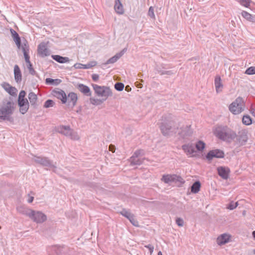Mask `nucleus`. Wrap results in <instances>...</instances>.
<instances>
[{"mask_svg":"<svg viewBox=\"0 0 255 255\" xmlns=\"http://www.w3.org/2000/svg\"><path fill=\"white\" fill-rule=\"evenodd\" d=\"M201 183L199 181H195L191 186V191L193 193H197L200 191Z\"/></svg>","mask_w":255,"mask_h":255,"instance_id":"obj_30","label":"nucleus"},{"mask_svg":"<svg viewBox=\"0 0 255 255\" xmlns=\"http://www.w3.org/2000/svg\"><path fill=\"white\" fill-rule=\"evenodd\" d=\"M14 80L17 83H20L22 80V74L20 69L17 65L14 66Z\"/></svg>","mask_w":255,"mask_h":255,"instance_id":"obj_21","label":"nucleus"},{"mask_svg":"<svg viewBox=\"0 0 255 255\" xmlns=\"http://www.w3.org/2000/svg\"><path fill=\"white\" fill-rule=\"evenodd\" d=\"M17 210L20 213L28 216L29 217V214H30L32 210L25 208L22 206L18 207L17 208Z\"/></svg>","mask_w":255,"mask_h":255,"instance_id":"obj_33","label":"nucleus"},{"mask_svg":"<svg viewBox=\"0 0 255 255\" xmlns=\"http://www.w3.org/2000/svg\"><path fill=\"white\" fill-rule=\"evenodd\" d=\"M129 221L130 222V223L134 226H137V225H136L135 224V220H134V217H133V215L132 214H131L129 218H128Z\"/></svg>","mask_w":255,"mask_h":255,"instance_id":"obj_52","label":"nucleus"},{"mask_svg":"<svg viewBox=\"0 0 255 255\" xmlns=\"http://www.w3.org/2000/svg\"><path fill=\"white\" fill-rule=\"evenodd\" d=\"M23 55L25 58V60L27 64H29V63H31L29 60V56L28 55V52H24L23 53Z\"/></svg>","mask_w":255,"mask_h":255,"instance_id":"obj_51","label":"nucleus"},{"mask_svg":"<svg viewBox=\"0 0 255 255\" xmlns=\"http://www.w3.org/2000/svg\"><path fill=\"white\" fill-rule=\"evenodd\" d=\"M136 86L139 88H141L142 87V85L140 83H139L138 82H136L135 83Z\"/></svg>","mask_w":255,"mask_h":255,"instance_id":"obj_60","label":"nucleus"},{"mask_svg":"<svg viewBox=\"0 0 255 255\" xmlns=\"http://www.w3.org/2000/svg\"><path fill=\"white\" fill-rule=\"evenodd\" d=\"M174 74V72H173L172 71H160V74L161 75H172Z\"/></svg>","mask_w":255,"mask_h":255,"instance_id":"obj_56","label":"nucleus"},{"mask_svg":"<svg viewBox=\"0 0 255 255\" xmlns=\"http://www.w3.org/2000/svg\"><path fill=\"white\" fill-rule=\"evenodd\" d=\"M214 133L218 138L228 142H232L237 136L236 133L227 126L217 127Z\"/></svg>","mask_w":255,"mask_h":255,"instance_id":"obj_1","label":"nucleus"},{"mask_svg":"<svg viewBox=\"0 0 255 255\" xmlns=\"http://www.w3.org/2000/svg\"><path fill=\"white\" fill-rule=\"evenodd\" d=\"M217 171L219 175L224 179H227L229 177V169L225 167L220 166L218 167Z\"/></svg>","mask_w":255,"mask_h":255,"instance_id":"obj_17","label":"nucleus"},{"mask_svg":"<svg viewBox=\"0 0 255 255\" xmlns=\"http://www.w3.org/2000/svg\"><path fill=\"white\" fill-rule=\"evenodd\" d=\"M214 84L217 93H220L222 91L223 85L222 83L221 78L220 76H217L214 80Z\"/></svg>","mask_w":255,"mask_h":255,"instance_id":"obj_24","label":"nucleus"},{"mask_svg":"<svg viewBox=\"0 0 255 255\" xmlns=\"http://www.w3.org/2000/svg\"><path fill=\"white\" fill-rule=\"evenodd\" d=\"M67 97L69 105H71L72 107H74L78 100L77 95L74 92H70Z\"/></svg>","mask_w":255,"mask_h":255,"instance_id":"obj_19","label":"nucleus"},{"mask_svg":"<svg viewBox=\"0 0 255 255\" xmlns=\"http://www.w3.org/2000/svg\"><path fill=\"white\" fill-rule=\"evenodd\" d=\"M129 221L130 222V223L134 226H137V225H136L135 224V220H134V217H133V215L132 214H131L129 218H128Z\"/></svg>","mask_w":255,"mask_h":255,"instance_id":"obj_53","label":"nucleus"},{"mask_svg":"<svg viewBox=\"0 0 255 255\" xmlns=\"http://www.w3.org/2000/svg\"><path fill=\"white\" fill-rule=\"evenodd\" d=\"M144 247L148 249L149 251L150 255H152L154 250V247L152 245L149 244L147 245H145Z\"/></svg>","mask_w":255,"mask_h":255,"instance_id":"obj_50","label":"nucleus"},{"mask_svg":"<svg viewBox=\"0 0 255 255\" xmlns=\"http://www.w3.org/2000/svg\"><path fill=\"white\" fill-rule=\"evenodd\" d=\"M20 48L22 49L23 53L29 52V46L26 40H25L24 42L21 44Z\"/></svg>","mask_w":255,"mask_h":255,"instance_id":"obj_38","label":"nucleus"},{"mask_svg":"<svg viewBox=\"0 0 255 255\" xmlns=\"http://www.w3.org/2000/svg\"><path fill=\"white\" fill-rule=\"evenodd\" d=\"M77 88L79 91L87 96H90L91 92L90 88L83 84H78L77 85Z\"/></svg>","mask_w":255,"mask_h":255,"instance_id":"obj_22","label":"nucleus"},{"mask_svg":"<svg viewBox=\"0 0 255 255\" xmlns=\"http://www.w3.org/2000/svg\"><path fill=\"white\" fill-rule=\"evenodd\" d=\"M245 73L248 75L255 74V67H250L248 68L246 70Z\"/></svg>","mask_w":255,"mask_h":255,"instance_id":"obj_43","label":"nucleus"},{"mask_svg":"<svg viewBox=\"0 0 255 255\" xmlns=\"http://www.w3.org/2000/svg\"><path fill=\"white\" fill-rule=\"evenodd\" d=\"M225 156L223 150L219 149H213L209 151L206 157L208 160H211L213 158H222Z\"/></svg>","mask_w":255,"mask_h":255,"instance_id":"obj_9","label":"nucleus"},{"mask_svg":"<svg viewBox=\"0 0 255 255\" xmlns=\"http://www.w3.org/2000/svg\"><path fill=\"white\" fill-rule=\"evenodd\" d=\"M37 51L38 54L42 57L50 55L49 50L47 48L46 44L44 42H41L38 45Z\"/></svg>","mask_w":255,"mask_h":255,"instance_id":"obj_12","label":"nucleus"},{"mask_svg":"<svg viewBox=\"0 0 255 255\" xmlns=\"http://www.w3.org/2000/svg\"><path fill=\"white\" fill-rule=\"evenodd\" d=\"M97 64V62L95 61H92L87 63L86 64H83L79 63H77L74 65V67L75 69H88L93 67L95 66Z\"/></svg>","mask_w":255,"mask_h":255,"instance_id":"obj_15","label":"nucleus"},{"mask_svg":"<svg viewBox=\"0 0 255 255\" xmlns=\"http://www.w3.org/2000/svg\"><path fill=\"white\" fill-rule=\"evenodd\" d=\"M158 255H162V254L161 253V251H159L158 253Z\"/></svg>","mask_w":255,"mask_h":255,"instance_id":"obj_63","label":"nucleus"},{"mask_svg":"<svg viewBox=\"0 0 255 255\" xmlns=\"http://www.w3.org/2000/svg\"><path fill=\"white\" fill-rule=\"evenodd\" d=\"M191 131L188 127L183 128H181L180 132L178 133L182 138H185L187 136L191 134Z\"/></svg>","mask_w":255,"mask_h":255,"instance_id":"obj_29","label":"nucleus"},{"mask_svg":"<svg viewBox=\"0 0 255 255\" xmlns=\"http://www.w3.org/2000/svg\"><path fill=\"white\" fill-rule=\"evenodd\" d=\"M242 16L245 18L247 20L252 22H255V15H252L250 13L246 11H242L241 12Z\"/></svg>","mask_w":255,"mask_h":255,"instance_id":"obj_28","label":"nucleus"},{"mask_svg":"<svg viewBox=\"0 0 255 255\" xmlns=\"http://www.w3.org/2000/svg\"><path fill=\"white\" fill-rule=\"evenodd\" d=\"M251 113L253 116L255 117V107L254 108L253 107L251 108Z\"/></svg>","mask_w":255,"mask_h":255,"instance_id":"obj_58","label":"nucleus"},{"mask_svg":"<svg viewBox=\"0 0 255 255\" xmlns=\"http://www.w3.org/2000/svg\"><path fill=\"white\" fill-rule=\"evenodd\" d=\"M33 160L37 164L41 165L47 167L49 169H52L54 172H56V163H54L53 162L50 160L47 157L44 156H34Z\"/></svg>","mask_w":255,"mask_h":255,"instance_id":"obj_5","label":"nucleus"},{"mask_svg":"<svg viewBox=\"0 0 255 255\" xmlns=\"http://www.w3.org/2000/svg\"><path fill=\"white\" fill-rule=\"evenodd\" d=\"M176 223L179 227H183L184 225V221L181 218H177L176 219Z\"/></svg>","mask_w":255,"mask_h":255,"instance_id":"obj_46","label":"nucleus"},{"mask_svg":"<svg viewBox=\"0 0 255 255\" xmlns=\"http://www.w3.org/2000/svg\"><path fill=\"white\" fill-rule=\"evenodd\" d=\"M25 95H26V93L24 91H23V90L21 91L19 94L18 99H25Z\"/></svg>","mask_w":255,"mask_h":255,"instance_id":"obj_55","label":"nucleus"},{"mask_svg":"<svg viewBox=\"0 0 255 255\" xmlns=\"http://www.w3.org/2000/svg\"><path fill=\"white\" fill-rule=\"evenodd\" d=\"M161 180L165 183H169L173 182V174L172 175H163Z\"/></svg>","mask_w":255,"mask_h":255,"instance_id":"obj_34","label":"nucleus"},{"mask_svg":"<svg viewBox=\"0 0 255 255\" xmlns=\"http://www.w3.org/2000/svg\"><path fill=\"white\" fill-rule=\"evenodd\" d=\"M27 67L29 70V73L31 74L32 75H34L36 73V72L32 68V64L31 63H29V64H27Z\"/></svg>","mask_w":255,"mask_h":255,"instance_id":"obj_45","label":"nucleus"},{"mask_svg":"<svg viewBox=\"0 0 255 255\" xmlns=\"http://www.w3.org/2000/svg\"><path fill=\"white\" fill-rule=\"evenodd\" d=\"M33 199H34V197L33 196H29V198L27 200V202L29 203H31L33 201Z\"/></svg>","mask_w":255,"mask_h":255,"instance_id":"obj_59","label":"nucleus"},{"mask_svg":"<svg viewBox=\"0 0 255 255\" xmlns=\"http://www.w3.org/2000/svg\"><path fill=\"white\" fill-rule=\"evenodd\" d=\"M10 31L17 48L20 49L21 46V39L19 35L12 28L10 29Z\"/></svg>","mask_w":255,"mask_h":255,"instance_id":"obj_25","label":"nucleus"},{"mask_svg":"<svg viewBox=\"0 0 255 255\" xmlns=\"http://www.w3.org/2000/svg\"><path fill=\"white\" fill-rule=\"evenodd\" d=\"M144 151L142 149H139L135 151L132 156H135V157H139L140 155H143Z\"/></svg>","mask_w":255,"mask_h":255,"instance_id":"obj_44","label":"nucleus"},{"mask_svg":"<svg viewBox=\"0 0 255 255\" xmlns=\"http://www.w3.org/2000/svg\"><path fill=\"white\" fill-rule=\"evenodd\" d=\"M28 97L31 106L33 108L37 109L38 106L37 95L31 92L28 94Z\"/></svg>","mask_w":255,"mask_h":255,"instance_id":"obj_18","label":"nucleus"},{"mask_svg":"<svg viewBox=\"0 0 255 255\" xmlns=\"http://www.w3.org/2000/svg\"><path fill=\"white\" fill-rule=\"evenodd\" d=\"M115 88L118 91H122L124 88V84L122 83H117L115 84Z\"/></svg>","mask_w":255,"mask_h":255,"instance_id":"obj_41","label":"nucleus"},{"mask_svg":"<svg viewBox=\"0 0 255 255\" xmlns=\"http://www.w3.org/2000/svg\"><path fill=\"white\" fill-rule=\"evenodd\" d=\"M14 104L10 101L6 103L3 104L0 109V119L3 121H8L11 122L12 120L11 115L13 114L14 111Z\"/></svg>","mask_w":255,"mask_h":255,"instance_id":"obj_2","label":"nucleus"},{"mask_svg":"<svg viewBox=\"0 0 255 255\" xmlns=\"http://www.w3.org/2000/svg\"><path fill=\"white\" fill-rule=\"evenodd\" d=\"M115 149V147L114 145H110L109 146V149L110 150L113 151V152H114L115 151L114 150V149Z\"/></svg>","mask_w":255,"mask_h":255,"instance_id":"obj_61","label":"nucleus"},{"mask_svg":"<svg viewBox=\"0 0 255 255\" xmlns=\"http://www.w3.org/2000/svg\"><path fill=\"white\" fill-rule=\"evenodd\" d=\"M55 103L53 100L48 99L45 102L43 107L45 108H48L53 107Z\"/></svg>","mask_w":255,"mask_h":255,"instance_id":"obj_39","label":"nucleus"},{"mask_svg":"<svg viewBox=\"0 0 255 255\" xmlns=\"http://www.w3.org/2000/svg\"><path fill=\"white\" fill-rule=\"evenodd\" d=\"M121 214L126 217L127 218H128L129 217V216L131 215V214L128 211L126 210H123L122 212H121Z\"/></svg>","mask_w":255,"mask_h":255,"instance_id":"obj_48","label":"nucleus"},{"mask_svg":"<svg viewBox=\"0 0 255 255\" xmlns=\"http://www.w3.org/2000/svg\"><path fill=\"white\" fill-rule=\"evenodd\" d=\"M56 131L74 140L79 139L77 133L74 132L69 126H59L56 128Z\"/></svg>","mask_w":255,"mask_h":255,"instance_id":"obj_6","label":"nucleus"},{"mask_svg":"<svg viewBox=\"0 0 255 255\" xmlns=\"http://www.w3.org/2000/svg\"><path fill=\"white\" fill-rule=\"evenodd\" d=\"M2 87L9 95L14 96L16 95L17 90L15 87L11 86L9 84L6 82H3L1 84Z\"/></svg>","mask_w":255,"mask_h":255,"instance_id":"obj_16","label":"nucleus"},{"mask_svg":"<svg viewBox=\"0 0 255 255\" xmlns=\"http://www.w3.org/2000/svg\"><path fill=\"white\" fill-rule=\"evenodd\" d=\"M54 96L60 99L63 104H65L67 102V95L62 90L54 91Z\"/></svg>","mask_w":255,"mask_h":255,"instance_id":"obj_20","label":"nucleus"},{"mask_svg":"<svg viewBox=\"0 0 255 255\" xmlns=\"http://www.w3.org/2000/svg\"><path fill=\"white\" fill-rule=\"evenodd\" d=\"M231 236L227 234H223L217 238V243L219 245H224L229 242Z\"/></svg>","mask_w":255,"mask_h":255,"instance_id":"obj_23","label":"nucleus"},{"mask_svg":"<svg viewBox=\"0 0 255 255\" xmlns=\"http://www.w3.org/2000/svg\"><path fill=\"white\" fill-rule=\"evenodd\" d=\"M182 149L187 155H190L191 156H193L194 153L196 152L194 146L190 143L183 144L182 146Z\"/></svg>","mask_w":255,"mask_h":255,"instance_id":"obj_14","label":"nucleus"},{"mask_svg":"<svg viewBox=\"0 0 255 255\" xmlns=\"http://www.w3.org/2000/svg\"><path fill=\"white\" fill-rule=\"evenodd\" d=\"M114 9L115 11L119 14L124 13V9L120 0H115Z\"/></svg>","mask_w":255,"mask_h":255,"instance_id":"obj_26","label":"nucleus"},{"mask_svg":"<svg viewBox=\"0 0 255 255\" xmlns=\"http://www.w3.org/2000/svg\"><path fill=\"white\" fill-rule=\"evenodd\" d=\"M241 5L246 7H249L250 5L251 0H237Z\"/></svg>","mask_w":255,"mask_h":255,"instance_id":"obj_40","label":"nucleus"},{"mask_svg":"<svg viewBox=\"0 0 255 255\" xmlns=\"http://www.w3.org/2000/svg\"><path fill=\"white\" fill-rule=\"evenodd\" d=\"M195 147L198 151H202L205 147V143L201 140H199L196 143Z\"/></svg>","mask_w":255,"mask_h":255,"instance_id":"obj_37","label":"nucleus"},{"mask_svg":"<svg viewBox=\"0 0 255 255\" xmlns=\"http://www.w3.org/2000/svg\"><path fill=\"white\" fill-rule=\"evenodd\" d=\"M245 109V104L243 99L241 97H238L229 106V111L234 115H238L241 113Z\"/></svg>","mask_w":255,"mask_h":255,"instance_id":"obj_4","label":"nucleus"},{"mask_svg":"<svg viewBox=\"0 0 255 255\" xmlns=\"http://www.w3.org/2000/svg\"><path fill=\"white\" fill-rule=\"evenodd\" d=\"M243 123L247 126L251 125L252 124V120L250 116L245 115L242 119Z\"/></svg>","mask_w":255,"mask_h":255,"instance_id":"obj_35","label":"nucleus"},{"mask_svg":"<svg viewBox=\"0 0 255 255\" xmlns=\"http://www.w3.org/2000/svg\"><path fill=\"white\" fill-rule=\"evenodd\" d=\"M173 182L179 183L180 184H183L185 183V180L179 175L173 174Z\"/></svg>","mask_w":255,"mask_h":255,"instance_id":"obj_36","label":"nucleus"},{"mask_svg":"<svg viewBox=\"0 0 255 255\" xmlns=\"http://www.w3.org/2000/svg\"><path fill=\"white\" fill-rule=\"evenodd\" d=\"M148 15L151 18H154L155 15L154 13V9L152 6H150L149 8L148 12Z\"/></svg>","mask_w":255,"mask_h":255,"instance_id":"obj_49","label":"nucleus"},{"mask_svg":"<svg viewBox=\"0 0 255 255\" xmlns=\"http://www.w3.org/2000/svg\"><path fill=\"white\" fill-rule=\"evenodd\" d=\"M18 105L19 107V112L22 114H25L29 107V104L26 98L20 99L17 100Z\"/></svg>","mask_w":255,"mask_h":255,"instance_id":"obj_11","label":"nucleus"},{"mask_svg":"<svg viewBox=\"0 0 255 255\" xmlns=\"http://www.w3.org/2000/svg\"><path fill=\"white\" fill-rule=\"evenodd\" d=\"M92 78L95 82H97L99 79V75L97 74H93L92 75Z\"/></svg>","mask_w":255,"mask_h":255,"instance_id":"obj_57","label":"nucleus"},{"mask_svg":"<svg viewBox=\"0 0 255 255\" xmlns=\"http://www.w3.org/2000/svg\"><path fill=\"white\" fill-rule=\"evenodd\" d=\"M171 125V124L170 122L169 124L165 122H162L161 123L160 127L161 132L164 135H168L171 133L176 132V129L172 128Z\"/></svg>","mask_w":255,"mask_h":255,"instance_id":"obj_10","label":"nucleus"},{"mask_svg":"<svg viewBox=\"0 0 255 255\" xmlns=\"http://www.w3.org/2000/svg\"><path fill=\"white\" fill-rule=\"evenodd\" d=\"M103 102L102 100L91 99V102L93 105H98V102L102 103Z\"/></svg>","mask_w":255,"mask_h":255,"instance_id":"obj_54","label":"nucleus"},{"mask_svg":"<svg viewBox=\"0 0 255 255\" xmlns=\"http://www.w3.org/2000/svg\"><path fill=\"white\" fill-rule=\"evenodd\" d=\"M29 218L37 223H42L47 220V217L44 213L33 210L29 214Z\"/></svg>","mask_w":255,"mask_h":255,"instance_id":"obj_7","label":"nucleus"},{"mask_svg":"<svg viewBox=\"0 0 255 255\" xmlns=\"http://www.w3.org/2000/svg\"><path fill=\"white\" fill-rule=\"evenodd\" d=\"M252 235H253V237L254 238V239H255V231L253 232Z\"/></svg>","mask_w":255,"mask_h":255,"instance_id":"obj_62","label":"nucleus"},{"mask_svg":"<svg viewBox=\"0 0 255 255\" xmlns=\"http://www.w3.org/2000/svg\"><path fill=\"white\" fill-rule=\"evenodd\" d=\"M51 57L53 59L59 63H65L69 61V58L67 57H63L58 55H52Z\"/></svg>","mask_w":255,"mask_h":255,"instance_id":"obj_27","label":"nucleus"},{"mask_svg":"<svg viewBox=\"0 0 255 255\" xmlns=\"http://www.w3.org/2000/svg\"><path fill=\"white\" fill-rule=\"evenodd\" d=\"M61 82V80L59 79H53L50 78H46L45 83L46 84L57 86Z\"/></svg>","mask_w":255,"mask_h":255,"instance_id":"obj_31","label":"nucleus"},{"mask_svg":"<svg viewBox=\"0 0 255 255\" xmlns=\"http://www.w3.org/2000/svg\"><path fill=\"white\" fill-rule=\"evenodd\" d=\"M254 254L255 255V249L254 250Z\"/></svg>","mask_w":255,"mask_h":255,"instance_id":"obj_64","label":"nucleus"},{"mask_svg":"<svg viewBox=\"0 0 255 255\" xmlns=\"http://www.w3.org/2000/svg\"><path fill=\"white\" fill-rule=\"evenodd\" d=\"M236 138H237V142L240 146L245 145L248 140L247 130L242 129L239 131Z\"/></svg>","mask_w":255,"mask_h":255,"instance_id":"obj_8","label":"nucleus"},{"mask_svg":"<svg viewBox=\"0 0 255 255\" xmlns=\"http://www.w3.org/2000/svg\"><path fill=\"white\" fill-rule=\"evenodd\" d=\"M238 203L237 202H234L233 201H232L228 205L227 208L231 210H234V209H235L238 206Z\"/></svg>","mask_w":255,"mask_h":255,"instance_id":"obj_42","label":"nucleus"},{"mask_svg":"<svg viewBox=\"0 0 255 255\" xmlns=\"http://www.w3.org/2000/svg\"><path fill=\"white\" fill-rule=\"evenodd\" d=\"M55 252H56V254H59V255H61L62 254V250L63 249V247H61L60 246H55Z\"/></svg>","mask_w":255,"mask_h":255,"instance_id":"obj_47","label":"nucleus"},{"mask_svg":"<svg viewBox=\"0 0 255 255\" xmlns=\"http://www.w3.org/2000/svg\"><path fill=\"white\" fill-rule=\"evenodd\" d=\"M92 87L96 95L103 98L102 100L103 101H106L109 97L113 95L112 91L109 87L101 86L96 84H92Z\"/></svg>","mask_w":255,"mask_h":255,"instance_id":"obj_3","label":"nucleus"},{"mask_svg":"<svg viewBox=\"0 0 255 255\" xmlns=\"http://www.w3.org/2000/svg\"><path fill=\"white\" fill-rule=\"evenodd\" d=\"M130 164L131 165H140L143 162V159H141L138 157H135V156H131L129 159Z\"/></svg>","mask_w":255,"mask_h":255,"instance_id":"obj_32","label":"nucleus"},{"mask_svg":"<svg viewBox=\"0 0 255 255\" xmlns=\"http://www.w3.org/2000/svg\"><path fill=\"white\" fill-rule=\"evenodd\" d=\"M127 51V48H125L120 52L117 53L115 56L110 58L108 59L105 63V65H107L109 64H113L118 61Z\"/></svg>","mask_w":255,"mask_h":255,"instance_id":"obj_13","label":"nucleus"}]
</instances>
